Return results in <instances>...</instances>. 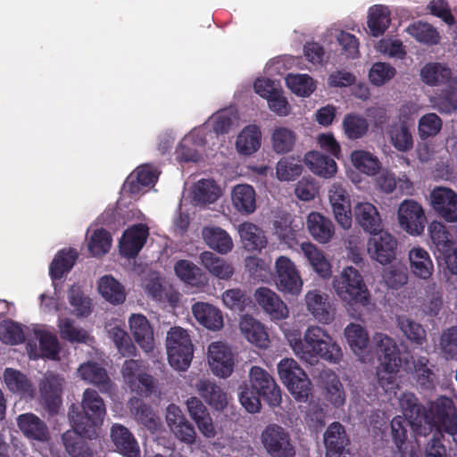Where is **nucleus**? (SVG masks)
I'll return each instance as SVG.
<instances>
[{
	"instance_id": "52",
	"label": "nucleus",
	"mask_w": 457,
	"mask_h": 457,
	"mask_svg": "<svg viewBox=\"0 0 457 457\" xmlns=\"http://www.w3.org/2000/svg\"><path fill=\"white\" fill-rule=\"evenodd\" d=\"M342 125L346 137L352 140L361 138L369 130L367 119L356 113L346 114Z\"/></svg>"
},
{
	"instance_id": "18",
	"label": "nucleus",
	"mask_w": 457,
	"mask_h": 457,
	"mask_svg": "<svg viewBox=\"0 0 457 457\" xmlns=\"http://www.w3.org/2000/svg\"><path fill=\"white\" fill-rule=\"evenodd\" d=\"M326 457H347L346 446L350 440L344 426L335 421L331 423L324 433Z\"/></svg>"
},
{
	"instance_id": "53",
	"label": "nucleus",
	"mask_w": 457,
	"mask_h": 457,
	"mask_svg": "<svg viewBox=\"0 0 457 457\" xmlns=\"http://www.w3.org/2000/svg\"><path fill=\"white\" fill-rule=\"evenodd\" d=\"M406 31L417 41L428 46L436 45L440 40L439 33L436 28L427 22H415L408 26Z\"/></svg>"
},
{
	"instance_id": "11",
	"label": "nucleus",
	"mask_w": 457,
	"mask_h": 457,
	"mask_svg": "<svg viewBox=\"0 0 457 457\" xmlns=\"http://www.w3.org/2000/svg\"><path fill=\"white\" fill-rule=\"evenodd\" d=\"M276 285L279 291L292 295L300 293L303 280L295 263L287 256H279L275 262Z\"/></svg>"
},
{
	"instance_id": "54",
	"label": "nucleus",
	"mask_w": 457,
	"mask_h": 457,
	"mask_svg": "<svg viewBox=\"0 0 457 457\" xmlns=\"http://www.w3.org/2000/svg\"><path fill=\"white\" fill-rule=\"evenodd\" d=\"M176 275L185 283L192 286H199L204 283V278L201 270L187 260H179L175 263Z\"/></svg>"
},
{
	"instance_id": "56",
	"label": "nucleus",
	"mask_w": 457,
	"mask_h": 457,
	"mask_svg": "<svg viewBox=\"0 0 457 457\" xmlns=\"http://www.w3.org/2000/svg\"><path fill=\"white\" fill-rule=\"evenodd\" d=\"M238 232L247 249L257 250L265 247L267 242L262 235V230L254 224L245 222L239 226Z\"/></svg>"
},
{
	"instance_id": "51",
	"label": "nucleus",
	"mask_w": 457,
	"mask_h": 457,
	"mask_svg": "<svg viewBox=\"0 0 457 457\" xmlns=\"http://www.w3.org/2000/svg\"><path fill=\"white\" fill-rule=\"evenodd\" d=\"M351 159L358 170L370 176L376 175L381 168L378 157L368 151H353L351 154Z\"/></svg>"
},
{
	"instance_id": "25",
	"label": "nucleus",
	"mask_w": 457,
	"mask_h": 457,
	"mask_svg": "<svg viewBox=\"0 0 457 457\" xmlns=\"http://www.w3.org/2000/svg\"><path fill=\"white\" fill-rule=\"evenodd\" d=\"M37 338L39 342L40 354H37L36 345L29 343L28 347L29 350V357L37 359L39 356L49 360H58L60 353V345L58 338L55 335L46 330L36 331Z\"/></svg>"
},
{
	"instance_id": "13",
	"label": "nucleus",
	"mask_w": 457,
	"mask_h": 457,
	"mask_svg": "<svg viewBox=\"0 0 457 457\" xmlns=\"http://www.w3.org/2000/svg\"><path fill=\"white\" fill-rule=\"evenodd\" d=\"M328 199L337 222L345 229L353 222L351 196L340 184L334 183L328 190Z\"/></svg>"
},
{
	"instance_id": "3",
	"label": "nucleus",
	"mask_w": 457,
	"mask_h": 457,
	"mask_svg": "<svg viewBox=\"0 0 457 457\" xmlns=\"http://www.w3.org/2000/svg\"><path fill=\"white\" fill-rule=\"evenodd\" d=\"M250 386H240L239 401L249 413L259 412L261 398L270 406L276 407L281 403V392L273 377L264 369L253 366L249 372Z\"/></svg>"
},
{
	"instance_id": "15",
	"label": "nucleus",
	"mask_w": 457,
	"mask_h": 457,
	"mask_svg": "<svg viewBox=\"0 0 457 457\" xmlns=\"http://www.w3.org/2000/svg\"><path fill=\"white\" fill-rule=\"evenodd\" d=\"M435 212L449 222L457 221V194L451 188L438 187L431 192Z\"/></svg>"
},
{
	"instance_id": "2",
	"label": "nucleus",
	"mask_w": 457,
	"mask_h": 457,
	"mask_svg": "<svg viewBox=\"0 0 457 457\" xmlns=\"http://www.w3.org/2000/svg\"><path fill=\"white\" fill-rule=\"evenodd\" d=\"M290 345L297 356L311 364L317 362L319 359L338 363L343 357L338 344L319 326L309 327L304 332L303 338L291 339Z\"/></svg>"
},
{
	"instance_id": "26",
	"label": "nucleus",
	"mask_w": 457,
	"mask_h": 457,
	"mask_svg": "<svg viewBox=\"0 0 457 457\" xmlns=\"http://www.w3.org/2000/svg\"><path fill=\"white\" fill-rule=\"evenodd\" d=\"M239 328L245 337L259 348H267L270 339L264 326L249 315H245L239 323Z\"/></svg>"
},
{
	"instance_id": "55",
	"label": "nucleus",
	"mask_w": 457,
	"mask_h": 457,
	"mask_svg": "<svg viewBox=\"0 0 457 457\" xmlns=\"http://www.w3.org/2000/svg\"><path fill=\"white\" fill-rule=\"evenodd\" d=\"M428 232L430 240L438 254L442 252L449 251V247L453 245L451 233L442 222H431L428 226Z\"/></svg>"
},
{
	"instance_id": "40",
	"label": "nucleus",
	"mask_w": 457,
	"mask_h": 457,
	"mask_svg": "<svg viewBox=\"0 0 457 457\" xmlns=\"http://www.w3.org/2000/svg\"><path fill=\"white\" fill-rule=\"evenodd\" d=\"M4 379L10 391L22 397H33V385L26 375L21 371L12 368H6L4 371Z\"/></svg>"
},
{
	"instance_id": "57",
	"label": "nucleus",
	"mask_w": 457,
	"mask_h": 457,
	"mask_svg": "<svg viewBox=\"0 0 457 457\" xmlns=\"http://www.w3.org/2000/svg\"><path fill=\"white\" fill-rule=\"evenodd\" d=\"M345 337L350 348L355 353H361L369 343V336L364 328L356 323H350L345 328Z\"/></svg>"
},
{
	"instance_id": "30",
	"label": "nucleus",
	"mask_w": 457,
	"mask_h": 457,
	"mask_svg": "<svg viewBox=\"0 0 457 457\" xmlns=\"http://www.w3.org/2000/svg\"><path fill=\"white\" fill-rule=\"evenodd\" d=\"M307 228L312 237L321 244L328 243L334 235L332 221L316 212L308 215Z\"/></svg>"
},
{
	"instance_id": "7",
	"label": "nucleus",
	"mask_w": 457,
	"mask_h": 457,
	"mask_svg": "<svg viewBox=\"0 0 457 457\" xmlns=\"http://www.w3.org/2000/svg\"><path fill=\"white\" fill-rule=\"evenodd\" d=\"M335 291L345 301L366 305L369 291L360 272L353 267L345 268L340 276L333 280Z\"/></svg>"
},
{
	"instance_id": "42",
	"label": "nucleus",
	"mask_w": 457,
	"mask_h": 457,
	"mask_svg": "<svg viewBox=\"0 0 457 457\" xmlns=\"http://www.w3.org/2000/svg\"><path fill=\"white\" fill-rule=\"evenodd\" d=\"M200 395L214 409L223 410L227 406V395L223 390L210 380H200L196 385Z\"/></svg>"
},
{
	"instance_id": "17",
	"label": "nucleus",
	"mask_w": 457,
	"mask_h": 457,
	"mask_svg": "<svg viewBox=\"0 0 457 457\" xmlns=\"http://www.w3.org/2000/svg\"><path fill=\"white\" fill-rule=\"evenodd\" d=\"M149 236V228L145 224L138 223L127 228L120 241V253L129 258L136 257L144 247Z\"/></svg>"
},
{
	"instance_id": "46",
	"label": "nucleus",
	"mask_w": 457,
	"mask_h": 457,
	"mask_svg": "<svg viewBox=\"0 0 457 457\" xmlns=\"http://www.w3.org/2000/svg\"><path fill=\"white\" fill-rule=\"evenodd\" d=\"M393 146L399 152L406 153L413 148L412 135L405 122H395L388 129Z\"/></svg>"
},
{
	"instance_id": "63",
	"label": "nucleus",
	"mask_w": 457,
	"mask_h": 457,
	"mask_svg": "<svg viewBox=\"0 0 457 457\" xmlns=\"http://www.w3.org/2000/svg\"><path fill=\"white\" fill-rule=\"evenodd\" d=\"M443 126L442 119L434 112L422 115L418 123V133L421 139L436 136Z\"/></svg>"
},
{
	"instance_id": "47",
	"label": "nucleus",
	"mask_w": 457,
	"mask_h": 457,
	"mask_svg": "<svg viewBox=\"0 0 457 457\" xmlns=\"http://www.w3.org/2000/svg\"><path fill=\"white\" fill-rule=\"evenodd\" d=\"M301 249L312 269L321 277L327 278L331 274V266L323 252L312 243H303Z\"/></svg>"
},
{
	"instance_id": "28",
	"label": "nucleus",
	"mask_w": 457,
	"mask_h": 457,
	"mask_svg": "<svg viewBox=\"0 0 457 457\" xmlns=\"http://www.w3.org/2000/svg\"><path fill=\"white\" fill-rule=\"evenodd\" d=\"M304 162L314 174L324 179L334 177L337 170L335 160L318 151L308 152Z\"/></svg>"
},
{
	"instance_id": "61",
	"label": "nucleus",
	"mask_w": 457,
	"mask_h": 457,
	"mask_svg": "<svg viewBox=\"0 0 457 457\" xmlns=\"http://www.w3.org/2000/svg\"><path fill=\"white\" fill-rule=\"evenodd\" d=\"M398 326L411 343L422 345L426 341V331L420 323L407 317H399Z\"/></svg>"
},
{
	"instance_id": "1",
	"label": "nucleus",
	"mask_w": 457,
	"mask_h": 457,
	"mask_svg": "<svg viewBox=\"0 0 457 457\" xmlns=\"http://www.w3.org/2000/svg\"><path fill=\"white\" fill-rule=\"evenodd\" d=\"M403 414L411 419L418 435L426 436L433 428L436 433L454 434L457 428V410L453 401L447 396H440L430 402L428 409L422 405L414 394H403L401 401Z\"/></svg>"
},
{
	"instance_id": "62",
	"label": "nucleus",
	"mask_w": 457,
	"mask_h": 457,
	"mask_svg": "<svg viewBox=\"0 0 457 457\" xmlns=\"http://www.w3.org/2000/svg\"><path fill=\"white\" fill-rule=\"evenodd\" d=\"M112 241V236L106 229H96L88 242V250L93 256L104 255L109 252Z\"/></svg>"
},
{
	"instance_id": "36",
	"label": "nucleus",
	"mask_w": 457,
	"mask_h": 457,
	"mask_svg": "<svg viewBox=\"0 0 457 457\" xmlns=\"http://www.w3.org/2000/svg\"><path fill=\"white\" fill-rule=\"evenodd\" d=\"M256 194L250 185H237L233 188L231 199L234 207L240 213L250 214L256 209Z\"/></svg>"
},
{
	"instance_id": "34",
	"label": "nucleus",
	"mask_w": 457,
	"mask_h": 457,
	"mask_svg": "<svg viewBox=\"0 0 457 457\" xmlns=\"http://www.w3.org/2000/svg\"><path fill=\"white\" fill-rule=\"evenodd\" d=\"M411 270L418 278L428 279L431 277L434 265L429 253L422 247H413L409 252Z\"/></svg>"
},
{
	"instance_id": "24",
	"label": "nucleus",
	"mask_w": 457,
	"mask_h": 457,
	"mask_svg": "<svg viewBox=\"0 0 457 457\" xmlns=\"http://www.w3.org/2000/svg\"><path fill=\"white\" fill-rule=\"evenodd\" d=\"M78 372L83 380L95 385L102 393L111 391L112 381L105 369L100 364L87 361L79 366Z\"/></svg>"
},
{
	"instance_id": "49",
	"label": "nucleus",
	"mask_w": 457,
	"mask_h": 457,
	"mask_svg": "<svg viewBox=\"0 0 457 457\" xmlns=\"http://www.w3.org/2000/svg\"><path fill=\"white\" fill-rule=\"evenodd\" d=\"M272 150L278 154H285L293 151L296 134L294 130L286 127H276L270 137Z\"/></svg>"
},
{
	"instance_id": "60",
	"label": "nucleus",
	"mask_w": 457,
	"mask_h": 457,
	"mask_svg": "<svg viewBox=\"0 0 457 457\" xmlns=\"http://www.w3.org/2000/svg\"><path fill=\"white\" fill-rule=\"evenodd\" d=\"M287 86L300 96H309L315 90V84L308 74H288L286 78Z\"/></svg>"
},
{
	"instance_id": "12",
	"label": "nucleus",
	"mask_w": 457,
	"mask_h": 457,
	"mask_svg": "<svg viewBox=\"0 0 457 457\" xmlns=\"http://www.w3.org/2000/svg\"><path fill=\"white\" fill-rule=\"evenodd\" d=\"M371 235L367 244L370 256L383 265L394 261L397 248L395 237L383 229Z\"/></svg>"
},
{
	"instance_id": "20",
	"label": "nucleus",
	"mask_w": 457,
	"mask_h": 457,
	"mask_svg": "<svg viewBox=\"0 0 457 457\" xmlns=\"http://www.w3.org/2000/svg\"><path fill=\"white\" fill-rule=\"evenodd\" d=\"M188 413L197 425L199 431L207 438L214 437L216 435L212 419L200 399L195 396L188 398L186 402Z\"/></svg>"
},
{
	"instance_id": "22",
	"label": "nucleus",
	"mask_w": 457,
	"mask_h": 457,
	"mask_svg": "<svg viewBox=\"0 0 457 457\" xmlns=\"http://www.w3.org/2000/svg\"><path fill=\"white\" fill-rule=\"evenodd\" d=\"M111 437L117 451L125 457H140L139 445L132 433L123 425L114 424Z\"/></svg>"
},
{
	"instance_id": "4",
	"label": "nucleus",
	"mask_w": 457,
	"mask_h": 457,
	"mask_svg": "<svg viewBox=\"0 0 457 457\" xmlns=\"http://www.w3.org/2000/svg\"><path fill=\"white\" fill-rule=\"evenodd\" d=\"M106 415V408L103 398L91 388L83 392L81 406L71 404L68 416L72 428L91 435L95 429L103 424Z\"/></svg>"
},
{
	"instance_id": "31",
	"label": "nucleus",
	"mask_w": 457,
	"mask_h": 457,
	"mask_svg": "<svg viewBox=\"0 0 457 457\" xmlns=\"http://www.w3.org/2000/svg\"><path fill=\"white\" fill-rule=\"evenodd\" d=\"M201 263L215 278L221 280H228L233 276L235 270L233 265L217 256L212 252H204L200 254Z\"/></svg>"
},
{
	"instance_id": "23",
	"label": "nucleus",
	"mask_w": 457,
	"mask_h": 457,
	"mask_svg": "<svg viewBox=\"0 0 457 457\" xmlns=\"http://www.w3.org/2000/svg\"><path fill=\"white\" fill-rule=\"evenodd\" d=\"M131 334L137 344L145 351L154 348V331L143 314H132L129 320Z\"/></svg>"
},
{
	"instance_id": "21",
	"label": "nucleus",
	"mask_w": 457,
	"mask_h": 457,
	"mask_svg": "<svg viewBox=\"0 0 457 457\" xmlns=\"http://www.w3.org/2000/svg\"><path fill=\"white\" fill-rule=\"evenodd\" d=\"M258 304L267 312L272 320H283L288 316L287 304L272 290L260 287L255 292Z\"/></svg>"
},
{
	"instance_id": "58",
	"label": "nucleus",
	"mask_w": 457,
	"mask_h": 457,
	"mask_svg": "<svg viewBox=\"0 0 457 457\" xmlns=\"http://www.w3.org/2000/svg\"><path fill=\"white\" fill-rule=\"evenodd\" d=\"M303 172V165L299 160L294 157H283L276 167V174L281 181H292L296 179Z\"/></svg>"
},
{
	"instance_id": "8",
	"label": "nucleus",
	"mask_w": 457,
	"mask_h": 457,
	"mask_svg": "<svg viewBox=\"0 0 457 457\" xmlns=\"http://www.w3.org/2000/svg\"><path fill=\"white\" fill-rule=\"evenodd\" d=\"M278 372L284 385L296 400L305 402L308 399L312 383L296 361L291 358L282 359L278 364Z\"/></svg>"
},
{
	"instance_id": "59",
	"label": "nucleus",
	"mask_w": 457,
	"mask_h": 457,
	"mask_svg": "<svg viewBox=\"0 0 457 457\" xmlns=\"http://www.w3.org/2000/svg\"><path fill=\"white\" fill-rule=\"evenodd\" d=\"M68 298L76 316L87 317L91 313V300L84 295L79 286L71 287Z\"/></svg>"
},
{
	"instance_id": "16",
	"label": "nucleus",
	"mask_w": 457,
	"mask_h": 457,
	"mask_svg": "<svg viewBox=\"0 0 457 457\" xmlns=\"http://www.w3.org/2000/svg\"><path fill=\"white\" fill-rule=\"evenodd\" d=\"M16 422L22 435L30 441L46 444L51 439L46 423L32 412L20 414Z\"/></svg>"
},
{
	"instance_id": "43",
	"label": "nucleus",
	"mask_w": 457,
	"mask_h": 457,
	"mask_svg": "<svg viewBox=\"0 0 457 457\" xmlns=\"http://www.w3.org/2000/svg\"><path fill=\"white\" fill-rule=\"evenodd\" d=\"M390 11L384 5H374L369 10L368 27L370 35L378 37L385 33L391 23Z\"/></svg>"
},
{
	"instance_id": "35",
	"label": "nucleus",
	"mask_w": 457,
	"mask_h": 457,
	"mask_svg": "<svg viewBox=\"0 0 457 457\" xmlns=\"http://www.w3.org/2000/svg\"><path fill=\"white\" fill-rule=\"evenodd\" d=\"M62 383L55 378H46L40 387V394L46 409L51 414L58 412L62 403Z\"/></svg>"
},
{
	"instance_id": "14",
	"label": "nucleus",
	"mask_w": 457,
	"mask_h": 457,
	"mask_svg": "<svg viewBox=\"0 0 457 457\" xmlns=\"http://www.w3.org/2000/svg\"><path fill=\"white\" fill-rule=\"evenodd\" d=\"M208 359L212 372L219 377L228 378L233 371L234 354L231 349L222 342H214L209 345Z\"/></svg>"
},
{
	"instance_id": "37",
	"label": "nucleus",
	"mask_w": 457,
	"mask_h": 457,
	"mask_svg": "<svg viewBox=\"0 0 457 457\" xmlns=\"http://www.w3.org/2000/svg\"><path fill=\"white\" fill-rule=\"evenodd\" d=\"M305 302L308 311L323 323H329L333 320V314L330 312V303L319 291H309L305 295Z\"/></svg>"
},
{
	"instance_id": "27",
	"label": "nucleus",
	"mask_w": 457,
	"mask_h": 457,
	"mask_svg": "<svg viewBox=\"0 0 457 457\" xmlns=\"http://www.w3.org/2000/svg\"><path fill=\"white\" fill-rule=\"evenodd\" d=\"M83 436L87 435L75 428L62 435V444L71 457H93V450Z\"/></svg>"
},
{
	"instance_id": "44",
	"label": "nucleus",
	"mask_w": 457,
	"mask_h": 457,
	"mask_svg": "<svg viewBox=\"0 0 457 457\" xmlns=\"http://www.w3.org/2000/svg\"><path fill=\"white\" fill-rule=\"evenodd\" d=\"M130 410L137 422L148 430L154 432L159 429L160 420L152 407L140 399L131 400Z\"/></svg>"
},
{
	"instance_id": "48",
	"label": "nucleus",
	"mask_w": 457,
	"mask_h": 457,
	"mask_svg": "<svg viewBox=\"0 0 457 457\" xmlns=\"http://www.w3.org/2000/svg\"><path fill=\"white\" fill-rule=\"evenodd\" d=\"M420 76L428 86H447L452 79V71L441 63L432 62L422 68Z\"/></svg>"
},
{
	"instance_id": "39",
	"label": "nucleus",
	"mask_w": 457,
	"mask_h": 457,
	"mask_svg": "<svg viewBox=\"0 0 457 457\" xmlns=\"http://www.w3.org/2000/svg\"><path fill=\"white\" fill-rule=\"evenodd\" d=\"M202 235L209 247L221 254L228 253L233 247L230 236L220 228L205 227L203 228Z\"/></svg>"
},
{
	"instance_id": "19",
	"label": "nucleus",
	"mask_w": 457,
	"mask_h": 457,
	"mask_svg": "<svg viewBox=\"0 0 457 457\" xmlns=\"http://www.w3.org/2000/svg\"><path fill=\"white\" fill-rule=\"evenodd\" d=\"M353 217L367 233L373 234L383 229L381 216L377 207L370 203H358L353 207Z\"/></svg>"
},
{
	"instance_id": "64",
	"label": "nucleus",
	"mask_w": 457,
	"mask_h": 457,
	"mask_svg": "<svg viewBox=\"0 0 457 457\" xmlns=\"http://www.w3.org/2000/svg\"><path fill=\"white\" fill-rule=\"evenodd\" d=\"M439 349L445 360H457V326L450 327L442 332Z\"/></svg>"
},
{
	"instance_id": "5",
	"label": "nucleus",
	"mask_w": 457,
	"mask_h": 457,
	"mask_svg": "<svg viewBox=\"0 0 457 457\" xmlns=\"http://www.w3.org/2000/svg\"><path fill=\"white\" fill-rule=\"evenodd\" d=\"M373 339L379 361L377 371L378 384L382 387L393 388L395 375L403 364L400 349L394 339L385 334L377 333Z\"/></svg>"
},
{
	"instance_id": "45",
	"label": "nucleus",
	"mask_w": 457,
	"mask_h": 457,
	"mask_svg": "<svg viewBox=\"0 0 457 457\" xmlns=\"http://www.w3.org/2000/svg\"><path fill=\"white\" fill-rule=\"evenodd\" d=\"M98 290L101 295L112 304L122 303L126 299L124 287L110 275H105L100 278Z\"/></svg>"
},
{
	"instance_id": "50",
	"label": "nucleus",
	"mask_w": 457,
	"mask_h": 457,
	"mask_svg": "<svg viewBox=\"0 0 457 457\" xmlns=\"http://www.w3.org/2000/svg\"><path fill=\"white\" fill-rule=\"evenodd\" d=\"M58 328L61 337L70 343L88 344L93 340L86 329L76 327L74 321L68 318L60 320Z\"/></svg>"
},
{
	"instance_id": "38",
	"label": "nucleus",
	"mask_w": 457,
	"mask_h": 457,
	"mask_svg": "<svg viewBox=\"0 0 457 457\" xmlns=\"http://www.w3.org/2000/svg\"><path fill=\"white\" fill-rule=\"evenodd\" d=\"M262 133L256 125H248L238 134L236 147L239 154L251 155L261 146Z\"/></svg>"
},
{
	"instance_id": "6",
	"label": "nucleus",
	"mask_w": 457,
	"mask_h": 457,
	"mask_svg": "<svg viewBox=\"0 0 457 457\" xmlns=\"http://www.w3.org/2000/svg\"><path fill=\"white\" fill-rule=\"evenodd\" d=\"M166 347L170 366L179 370H186L194 353V345L187 331L180 327L170 328L167 333Z\"/></svg>"
},
{
	"instance_id": "32",
	"label": "nucleus",
	"mask_w": 457,
	"mask_h": 457,
	"mask_svg": "<svg viewBox=\"0 0 457 457\" xmlns=\"http://www.w3.org/2000/svg\"><path fill=\"white\" fill-rule=\"evenodd\" d=\"M192 312L197 321L211 330H218L223 326L221 312L212 304L196 303L192 307Z\"/></svg>"
},
{
	"instance_id": "41",
	"label": "nucleus",
	"mask_w": 457,
	"mask_h": 457,
	"mask_svg": "<svg viewBox=\"0 0 457 457\" xmlns=\"http://www.w3.org/2000/svg\"><path fill=\"white\" fill-rule=\"evenodd\" d=\"M192 194L195 204L206 205L216 202L221 192L213 179H200L194 185Z\"/></svg>"
},
{
	"instance_id": "9",
	"label": "nucleus",
	"mask_w": 457,
	"mask_h": 457,
	"mask_svg": "<svg viewBox=\"0 0 457 457\" xmlns=\"http://www.w3.org/2000/svg\"><path fill=\"white\" fill-rule=\"evenodd\" d=\"M261 442L270 457H295V446L288 430L278 424H269L261 434Z\"/></svg>"
},
{
	"instance_id": "10",
	"label": "nucleus",
	"mask_w": 457,
	"mask_h": 457,
	"mask_svg": "<svg viewBox=\"0 0 457 457\" xmlns=\"http://www.w3.org/2000/svg\"><path fill=\"white\" fill-rule=\"evenodd\" d=\"M398 222L403 230L411 236L423 233L427 222L422 206L412 199L401 203L397 211Z\"/></svg>"
},
{
	"instance_id": "29",
	"label": "nucleus",
	"mask_w": 457,
	"mask_h": 457,
	"mask_svg": "<svg viewBox=\"0 0 457 457\" xmlns=\"http://www.w3.org/2000/svg\"><path fill=\"white\" fill-rule=\"evenodd\" d=\"M320 377L326 391V399L335 407L344 405L345 393L337 375L331 370H324Z\"/></svg>"
},
{
	"instance_id": "33",
	"label": "nucleus",
	"mask_w": 457,
	"mask_h": 457,
	"mask_svg": "<svg viewBox=\"0 0 457 457\" xmlns=\"http://www.w3.org/2000/svg\"><path fill=\"white\" fill-rule=\"evenodd\" d=\"M79 257L73 248L62 249L55 254L49 266V275L53 280L61 279L73 268Z\"/></svg>"
}]
</instances>
